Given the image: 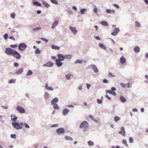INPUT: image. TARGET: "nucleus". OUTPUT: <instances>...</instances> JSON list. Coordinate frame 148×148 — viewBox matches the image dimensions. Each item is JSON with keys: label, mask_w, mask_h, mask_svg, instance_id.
Here are the masks:
<instances>
[{"label": "nucleus", "mask_w": 148, "mask_h": 148, "mask_svg": "<svg viewBox=\"0 0 148 148\" xmlns=\"http://www.w3.org/2000/svg\"><path fill=\"white\" fill-rule=\"evenodd\" d=\"M5 53L7 54L11 55L17 59H19L21 57V55L16 50L10 48L5 49Z\"/></svg>", "instance_id": "obj_1"}, {"label": "nucleus", "mask_w": 148, "mask_h": 148, "mask_svg": "<svg viewBox=\"0 0 148 148\" xmlns=\"http://www.w3.org/2000/svg\"><path fill=\"white\" fill-rule=\"evenodd\" d=\"M88 127L89 125L88 123L86 121L83 122L79 126L80 128L83 129L84 132L87 130Z\"/></svg>", "instance_id": "obj_2"}, {"label": "nucleus", "mask_w": 148, "mask_h": 148, "mask_svg": "<svg viewBox=\"0 0 148 148\" xmlns=\"http://www.w3.org/2000/svg\"><path fill=\"white\" fill-rule=\"evenodd\" d=\"M12 124L15 128L17 129H20L22 128L23 123H12Z\"/></svg>", "instance_id": "obj_3"}, {"label": "nucleus", "mask_w": 148, "mask_h": 148, "mask_svg": "<svg viewBox=\"0 0 148 148\" xmlns=\"http://www.w3.org/2000/svg\"><path fill=\"white\" fill-rule=\"evenodd\" d=\"M27 45L25 43H22L20 44L18 46V49L20 51H24Z\"/></svg>", "instance_id": "obj_4"}, {"label": "nucleus", "mask_w": 148, "mask_h": 148, "mask_svg": "<svg viewBox=\"0 0 148 148\" xmlns=\"http://www.w3.org/2000/svg\"><path fill=\"white\" fill-rule=\"evenodd\" d=\"M16 109L20 113H24L25 112V109L19 106L16 107Z\"/></svg>", "instance_id": "obj_5"}, {"label": "nucleus", "mask_w": 148, "mask_h": 148, "mask_svg": "<svg viewBox=\"0 0 148 148\" xmlns=\"http://www.w3.org/2000/svg\"><path fill=\"white\" fill-rule=\"evenodd\" d=\"M57 133L58 134H60L64 133L65 132V130L63 128H60L58 129L57 130Z\"/></svg>", "instance_id": "obj_6"}, {"label": "nucleus", "mask_w": 148, "mask_h": 148, "mask_svg": "<svg viewBox=\"0 0 148 148\" xmlns=\"http://www.w3.org/2000/svg\"><path fill=\"white\" fill-rule=\"evenodd\" d=\"M121 131L119 132V133L120 134L122 135L123 136H125V131L123 127H122L121 128Z\"/></svg>", "instance_id": "obj_7"}, {"label": "nucleus", "mask_w": 148, "mask_h": 148, "mask_svg": "<svg viewBox=\"0 0 148 148\" xmlns=\"http://www.w3.org/2000/svg\"><path fill=\"white\" fill-rule=\"evenodd\" d=\"M119 29L118 28H116L114 29V31L111 34L112 35L115 36L119 32Z\"/></svg>", "instance_id": "obj_8"}, {"label": "nucleus", "mask_w": 148, "mask_h": 148, "mask_svg": "<svg viewBox=\"0 0 148 148\" xmlns=\"http://www.w3.org/2000/svg\"><path fill=\"white\" fill-rule=\"evenodd\" d=\"M58 59H57L59 60H60L61 61H63L64 60V56H63L62 54H58L57 56Z\"/></svg>", "instance_id": "obj_9"}, {"label": "nucleus", "mask_w": 148, "mask_h": 148, "mask_svg": "<svg viewBox=\"0 0 148 148\" xmlns=\"http://www.w3.org/2000/svg\"><path fill=\"white\" fill-rule=\"evenodd\" d=\"M61 61H60L59 60L57 59L56 60V64L58 67H60L62 66L63 64V63L61 62Z\"/></svg>", "instance_id": "obj_10"}, {"label": "nucleus", "mask_w": 148, "mask_h": 148, "mask_svg": "<svg viewBox=\"0 0 148 148\" xmlns=\"http://www.w3.org/2000/svg\"><path fill=\"white\" fill-rule=\"evenodd\" d=\"M53 64L51 62H48L46 64H45L43 65L44 66L51 67L52 66Z\"/></svg>", "instance_id": "obj_11"}, {"label": "nucleus", "mask_w": 148, "mask_h": 148, "mask_svg": "<svg viewBox=\"0 0 148 148\" xmlns=\"http://www.w3.org/2000/svg\"><path fill=\"white\" fill-rule=\"evenodd\" d=\"M58 99L57 98H55L53 99L51 101V104L53 105L56 103L58 102Z\"/></svg>", "instance_id": "obj_12"}, {"label": "nucleus", "mask_w": 148, "mask_h": 148, "mask_svg": "<svg viewBox=\"0 0 148 148\" xmlns=\"http://www.w3.org/2000/svg\"><path fill=\"white\" fill-rule=\"evenodd\" d=\"M120 61L121 64H124L126 62V60L123 56H122L120 59Z\"/></svg>", "instance_id": "obj_13"}, {"label": "nucleus", "mask_w": 148, "mask_h": 148, "mask_svg": "<svg viewBox=\"0 0 148 148\" xmlns=\"http://www.w3.org/2000/svg\"><path fill=\"white\" fill-rule=\"evenodd\" d=\"M70 29L73 33L76 34L77 33V31L75 27H72L71 26L70 27Z\"/></svg>", "instance_id": "obj_14"}, {"label": "nucleus", "mask_w": 148, "mask_h": 148, "mask_svg": "<svg viewBox=\"0 0 148 148\" xmlns=\"http://www.w3.org/2000/svg\"><path fill=\"white\" fill-rule=\"evenodd\" d=\"M17 117L14 115H11V120L13 121H15L17 119Z\"/></svg>", "instance_id": "obj_15"}, {"label": "nucleus", "mask_w": 148, "mask_h": 148, "mask_svg": "<svg viewBox=\"0 0 148 148\" xmlns=\"http://www.w3.org/2000/svg\"><path fill=\"white\" fill-rule=\"evenodd\" d=\"M109 93L112 94L114 96H115L116 95V92L114 91H113L112 90H106V93Z\"/></svg>", "instance_id": "obj_16"}, {"label": "nucleus", "mask_w": 148, "mask_h": 148, "mask_svg": "<svg viewBox=\"0 0 148 148\" xmlns=\"http://www.w3.org/2000/svg\"><path fill=\"white\" fill-rule=\"evenodd\" d=\"M69 111V110L67 109H65L63 111V114L64 115H66L67 114V113Z\"/></svg>", "instance_id": "obj_17"}, {"label": "nucleus", "mask_w": 148, "mask_h": 148, "mask_svg": "<svg viewBox=\"0 0 148 148\" xmlns=\"http://www.w3.org/2000/svg\"><path fill=\"white\" fill-rule=\"evenodd\" d=\"M134 50L135 53H138L140 51V48L138 47H136L134 48Z\"/></svg>", "instance_id": "obj_18"}, {"label": "nucleus", "mask_w": 148, "mask_h": 148, "mask_svg": "<svg viewBox=\"0 0 148 148\" xmlns=\"http://www.w3.org/2000/svg\"><path fill=\"white\" fill-rule=\"evenodd\" d=\"M42 4L45 7L47 8H48L50 6L49 5L47 2H45V1H43Z\"/></svg>", "instance_id": "obj_19"}, {"label": "nucleus", "mask_w": 148, "mask_h": 148, "mask_svg": "<svg viewBox=\"0 0 148 148\" xmlns=\"http://www.w3.org/2000/svg\"><path fill=\"white\" fill-rule=\"evenodd\" d=\"M92 67L95 72H97L98 71V69L95 65H92Z\"/></svg>", "instance_id": "obj_20"}, {"label": "nucleus", "mask_w": 148, "mask_h": 148, "mask_svg": "<svg viewBox=\"0 0 148 148\" xmlns=\"http://www.w3.org/2000/svg\"><path fill=\"white\" fill-rule=\"evenodd\" d=\"M58 24V21H56L52 25L51 28L53 29Z\"/></svg>", "instance_id": "obj_21"}, {"label": "nucleus", "mask_w": 148, "mask_h": 148, "mask_svg": "<svg viewBox=\"0 0 148 148\" xmlns=\"http://www.w3.org/2000/svg\"><path fill=\"white\" fill-rule=\"evenodd\" d=\"M23 71V68H20L18 69L16 72V73L17 74H20Z\"/></svg>", "instance_id": "obj_22"}, {"label": "nucleus", "mask_w": 148, "mask_h": 148, "mask_svg": "<svg viewBox=\"0 0 148 148\" xmlns=\"http://www.w3.org/2000/svg\"><path fill=\"white\" fill-rule=\"evenodd\" d=\"M72 57V56L71 55H64V58L65 59H70Z\"/></svg>", "instance_id": "obj_23"}, {"label": "nucleus", "mask_w": 148, "mask_h": 148, "mask_svg": "<svg viewBox=\"0 0 148 148\" xmlns=\"http://www.w3.org/2000/svg\"><path fill=\"white\" fill-rule=\"evenodd\" d=\"M51 47L52 49L55 50H59L60 49L59 47L54 45H52L51 46Z\"/></svg>", "instance_id": "obj_24"}, {"label": "nucleus", "mask_w": 148, "mask_h": 148, "mask_svg": "<svg viewBox=\"0 0 148 148\" xmlns=\"http://www.w3.org/2000/svg\"><path fill=\"white\" fill-rule=\"evenodd\" d=\"M53 108L55 110H58L59 109V107L57 103H56L53 105Z\"/></svg>", "instance_id": "obj_25"}, {"label": "nucleus", "mask_w": 148, "mask_h": 148, "mask_svg": "<svg viewBox=\"0 0 148 148\" xmlns=\"http://www.w3.org/2000/svg\"><path fill=\"white\" fill-rule=\"evenodd\" d=\"M101 24L104 26H108V24L106 21H101Z\"/></svg>", "instance_id": "obj_26"}, {"label": "nucleus", "mask_w": 148, "mask_h": 148, "mask_svg": "<svg viewBox=\"0 0 148 148\" xmlns=\"http://www.w3.org/2000/svg\"><path fill=\"white\" fill-rule=\"evenodd\" d=\"M99 46L105 50H106V47L103 44H99Z\"/></svg>", "instance_id": "obj_27"}, {"label": "nucleus", "mask_w": 148, "mask_h": 148, "mask_svg": "<svg viewBox=\"0 0 148 148\" xmlns=\"http://www.w3.org/2000/svg\"><path fill=\"white\" fill-rule=\"evenodd\" d=\"M120 99L121 101L123 103L125 102L126 101L125 99L123 96H121L120 97Z\"/></svg>", "instance_id": "obj_28"}, {"label": "nucleus", "mask_w": 148, "mask_h": 148, "mask_svg": "<svg viewBox=\"0 0 148 148\" xmlns=\"http://www.w3.org/2000/svg\"><path fill=\"white\" fill-rule=\"evenodd\" d=\"M120 119V117L118 116H115L114 118V121L116 122H117Z\"/></svg>", "instance_id": "obj_29"}, {"label": "nucleus", "mask_w": 148, "mask_h": 148, "mask_svg": "<svg viewBox=\"0 0 148 148\" xmlns=\"http://www.w3.org/2000/svg\"><path fill=\"white\" fill-rule=\"evenodd\" d=\"M86 10V8L82 9L80 10V13L82 14H84Z\"/></svg>", "instance_id": "obj_30"}, {"label": "nucleus", "mask_w": 148, "mask_h": 148, "mask_svg": "<svg viewBox=\"0 0 148 148\" xmlns=\"http://www.w3.org/2000/svg\"><path fill=\"white\" fill-rule=\"evenodd\" d=\"M65 138L66 139L68 140H73V139L71 138V137H70V136H65Z\"/></svg>", "instance_id": "obj_31"}, {"label": "nucleus", "mask_w": 148, "mask_h": 148, "mask_svg": "<svg viewBox=\"0 0 148 148\" xmlns=\"http://www.w3.org/2000/svg\"><path fill=\"white\" fill-rule=\"evenodd\" d=\"M135 26L136 27H140V26H141L140 24V23H139L138 22V21H135Z\"/></svg>", "instance_id": "obj_32"}, {"label": "nucleus", "mask_w": 148, "mask_h": 148, "mask_svg": "<svg viewBox=\"0 0 148 148\" xmlns=\"http://www.w3.org/2000/svg\"><path fill=\"white\" fill-rule=\"evenodd\" d=\"M112 11L113 13H114V11L113 10H111L110 9H108L106 10V12L108 13H110Z\"/></svg>", "instance_id": "obj_33"}, {"label": "nucleus", "mask_w": 148, "mask_h": 148, "mask_svg": "<svg viewBox=\"0 0 148 148\" xmlns=\"http://www.w3.org/2000/svg\"><path fill=\"white\" fill-rule=\"evenodd\" d=\"M88 143L89 146H92L94 145V143L93 142L91 141H88Z\"/></svg>", "instance_id": "obj_34"}, {"label": "nucleus", "mask_w": 148, "mask_h": 148, "mask_svg": "<svg viewBox=\"0 0 148 148\" xmlns=\"http://www.w3.org/2000/svg\"><path fill=\"white\" fill-rule=\"evenodd\" d=\"M51 2L52 3L55 4H58V3L57 1L56 0H51Z\"/></svg>", "instance_id": "obj_35"}, {"label": "nucleus", "mask_w": 148, "mask_h": 148, "mask_svg": "<svg viewBox=\"0 0 148 148\" xmlns=\"http://www.w3.org/2000/svg\"><path fill=\"white\" fill-rule=\"evenodd\" d=\"M23 125H24L26 128H29V126L26 123H23Z\"/></svg>", "instance_id": "obj_36"}, {"label": "nucleus", "mask_w": 148, "mask_h": 148, "mask_svg": "<svg viewBox=\"0 0 148 148\" xmlns=\"http://www.w3.org/2000/svg\"><path fill=\"white\" fill-rule=\"evenodd\" d=\"M32 72L30 71L29 70L28 72V73L26 74V75L29 76L31 75L32 74Z\"/></svg>", "instance_id": "obj_37"}, {"label": "nucleus", "mask_w": 148, "mask_h": 148, "mask_svg": "<svg viewBox=\"0 0 148 148\" xmlns=\"http://www.w3.org/2000/svg\"><path fill=\"white\" fill-rule=\"evenodd\" d=\"M72 75L70 74H69L67 75H66V78L68 79H70V77Z\"/></svg>", "instance_id": "obj_38"}, {"label": "nucleus", "mask_w": 148, "mask_h": 148, "mask_svg": "<svg viewBox=\"0 0 148 148\" xmlns=\"http://www.w3.org/2000/svg\"><path fill=\"white\" fill-rule=\"evenodd\" d=\"M122 143L124 145H125L127 147H128V145L127 143V141L126 140H123L122 141Z\"/></svg>", "instance_id": "obj_39"}, {"label": "nucleus", "mask_w": 148, "mask_h": 148, "mask_svg": "<svg viewBox=\"0 0 148 148\" xmlns=\"http://www.w3.org/2000/svg\"><path fill=\"white\" fill-rule=\"evenodd\" d=\"M49 94L47 92H46L45 95V99H47L49 97Z\"/></svg>", "instance_id": "obj_40"}, {"label": "nucleus", "mask_w": 148, "mask_h": 148, "mask_svg": "<svg viewBox=\"0 0 148 148\" xmlns=\"http://www.w3.org/2000/svg\"><path fill=\"white\" fill-rule=\"evenodd\" d=\"M15 82V79H11L9 81V82L11 84V83H14Z\"/></svg>", "instance_id": "obj_41"}, {"label": "nucleus", "mask_w": 148, "mask_h": 148, "mask_svg": "<svg viewBox=\"0 0 148 148\" xmlns=\"http://www.w3.org/2000/svg\"><path fill=\"white\" fill-rule=\"evenodd\" d=\"M10 47L12 48H15L17 47L18 45H11L10 46Z\"/></svg>", "instance_id": "obj_42"}, {"label": "nucleus", "mask_w": 148, "mask_h": 148, "mask_svg": "<svg viewBox=\"0 0 148 148\" xmlns=\"http://www.w3.org/2000/svg\"><path fill=\"white\" fill-rule=\"evenodd\" d=\"M15 13H13L11 14V15H10V16H11V18H15Z\"/></svg>", "instance_id": "obj_43"}, {"label": "nucleus", "mask_w": 148, "mask_h": 148, "mask_svg": "<svg viewBox=\"0 0 148 148\" xmlns=\"http://www.w3.org/2000/svg\"><path fill=\"white\" fill-rule=\"evenodd\" d=\"M35 53L37 54H39L40 53L39 49H38L36 50L35 51Z\"/></svg>", "instance_id": "obj_44"}, {"label": "nucleus", "mask_w": 148, "mask_h": 148, "mask_svg": "<svg viewBox=\"0 0 148 148\" xmlns=\"http://www.w3.org/2000/svg\"><path fill=\"white\" fill-rule=\"evenodd\" d=\"M16 135L15 134H12L10 135L11 138H16Z\"/></svg>", "instance_id": "obj_45"}, {"label": "nucleus", "mask_w": 148, "mask_h": 148, "mask_svg": "<svg viewBox=\"0 0 148 148\" xmlns=\"http://www.w3.org/2000/svg\"><path fill=\"white\" fill-rule=\"evenodd\" d=\"M82 62L81 60H76L75 62V63L81 64Z\"/></svg>", "instance_id": "obj_46"}, {"label": "nucleus", "mask_w": 148, "mask_h": 148, "mask_svg": "<svg viewBox=\"0 0 148 148\" xmlns=\"http://www.w3.org/2000/svg\"><path fill=\"white\" fill-rule=\"evenodd\" d=\"M97 102L99 104H101L102 103V100L100 99H98L97 101Z\"/></svg>", "instance_id": "obj_47"}, {"label": "nucleus", "mask_w": 148, "mask_h": 148, "mask_svg": "<svg viewBox=\"0 0 148 148\" xmlns=\"http://www.w3.org/2000/svg\"><path fill=\"white\" fill-rule=\"evenodd\" d=\"M91 85L90 84H86V88L87 89H89L90 87V86Z\"/></svg>", "instance_id": "obj_48"}, {"label": "nucleus", "mask_w": 148, "mask_h": 148, "mask_svg": "<svg viewBox=\"0 0 148 148\" xmlns=\"http://www.w3.org/2000/svg\"><path fill=\"white\" fill-rule=\"evenodd\" d=\"M41 39L43 40V41H45L46 42H48V40L46 38H41Z\"/></svg>", "instance_id": "obj_49"}, {"label": "nucleus", "mask_w": 148, "mask_h": 148, "mask_svg": "<svg viewBox=\"0 0 148 148\" xmlns=\"http://www.w3.org/2000/svg\"><path fill=\"white\" fill-rule=\"evenodd\" d=\"M4 38L5 39H7L8 38V35L7 34H5L3 36Z\"/></svg>", "instance_id": "obj_50"}, {"label": "nucleus", "mask_w": 148, "mask_h": 148, "mask_svg": "<svg viewBox=\"0 0 148 148\" xmlns=\"http://www.w3.org/2000/svg\"><path fill=\"white\" fill-rule=\"evenodd\" d=\"M120 84L123 88H124L126 86V84H125L121 83Z\"/></svg>", "instance_id": "obj_51"}, {"label": "nucleus", "mask_w": 148, "mask_h": 148, "mask_svg": "<svg viewBox=\"0 0 148 148\" xmlns=\"http://www.w3.org/2000/svg\"><path fill=\"white\" fill-rule=\"evenodd\" d=\"M109 76L110 77H114V76L111 73H108Z\"/></svg>", "instance_id": "obj_52"}, {"label": "nucleus", "mask_w": 148, "mask_h": 148, "mask_svg": "<svg viewBox=\"0 0 148 148\" xmlns=\"http://www.w3.org/2000/svg\"><path fill=\"white\" fill-rule=\"evenodd\" d=\"M132 85V84L130 83H128L127 84V86L128 88H130L131 86Z\"/></svg>", "instance_id": "obj_53"}, {"label": "nucleus", "mask_w": 148, "mask_h": 148, "mask_svg": "<svg viewBox=\"0 0 148 148\" xmlns=\"http://www.w3.org/2000/svg\"><path fill=\"white\" fill-rule=\"evenodd\" d=\"M129 141L130 143H133V139L132 138H131V137H130L129 138Z\"/></svg>", "instance_id": "obj_54"}, {"label": "nucleus", "mask_w": 148, "mask_h": 148, "mask_svg": "<svg viewBox=\"0 0 148 148\" xmlns=\"http://www.w3.org/2000/svg\"><path fill=\"white\" fill-rule=\"evenodd\" d=\"M33 3L34 5H38V2H37V1H35V2H33Z\"/></svg>", "instance_id": "obj_55"}, {"label": "nucleus", "mask_w": 148, "mask_h": 148, "mask_svg": "<svg viewBox=\"0 0 148 148\" xmlns=\"http://www.w3.org/2000/svg\"><path fill=\"white\" fill-rule=\"evenodd\" d=\"M113 6H114V7H115L116 8H118V9H119V6L118 5H117V4H114V5H113Z\"/></svg>", "instance_id": "obj_56"}, {"label": "nucleus", "mask_w": 148, "mask_h": 148, "mask_svg": "<svg viewBox=\"0 0 148 148\" xmlns=\"http://www.w3.org/2000/svg\"><path fill=\"white\" fill-rule=\"evenodd\" d=\"M18 65H19V64H18L16 62L14 63V66H16V67L18 66Z\"/></svg>", "instance_id": "obj_57"}, {"label": "nucleus", "mask_w": 148, "mask_h": 148, "mask_svg": "<svg viewBox=\"0 0 148 148\" xmlns=\"http://www.w3.org/2000/svg\"><path fill=\"white\" fill-rule=\"evenodd\" d=\"M106 97L109 100H110L111 99V98L108 95H106Z\"/></svg>", "instance_id": "obj_58"}, {"label": "nucleus", "mask_w": 148, "mask_h": 148, "mask_svg": "<svg viewBox=\"0 0 148 148\" xmlns=\"http://www.w3.org/2000/svg\"><path fill=\"white\" fill-rule=\"evenodd\" d=\"M57 126L58 125L57 124H53L51 125V127H57Z\"/></svg>", "instance_id": "obj_59"}, {"label": "nucleus", "mask_w": 148, "mask_h": 148, "mask_svg": "<svg viewBox=\"0 0 148 148\" xmlns=\"http://www.w3.org/2000/svg\"><path fill=\"white\" fill-rule=\"evenodd\" d=\"M9 38L10 39H12L13 40V41H15V39L14 38L13 36H10L9 37Z\"/></svg>", "instance_id": "obj_60"}, {"label": "nucleus", "mask_w": 148, "mask_h": 148, "mask_svg": "<svg viewBox=\"0 0 148 148\" xmlns=\"http://www.w3.org/2000/svg\"><path fill=\"white\" fill-rule=\"evenodd\" d=\"M47 90H51L52 91L53 90V89H52V88L51 87H48V88H47Z\"/></svg>", "instance_id": "obj_61"}, {"label": "nucleus", "mask_w": 148, "mask_h": 148, "mask_svg": "<svg viewBox=\"0 0 148 148\" xmlns=\"http://www.w3.org/2000/svg\"><path fill=\"white\" fill-rule=\"evenodd\" d=\"M95 38L97 40H100V38L99 36H95Z\"/></svg>", "instance_id": "obj_62"}, {"label": "nucleus", "mask_w": 148, "mask_h": 148, "mask_svg": "<svg viewBox=\"0 0 148 148\" xmlns=\"http://www.w3.org/2000/svg\"><path fill=\"white\" fill-rule=\"evenodd\" d=\"M41 28L39 27H37L34 29V30H38L40 29Z\"/></svg>", "instance_id": "obj_63"}, {"label": "nucleus", "mask_w": 148, "mask_h": 148, "mask_svg": "<svg viewBox=\"0 0 148 148\" xmlns=\"http://www.w3.org/2000/svg\"><path fill=\"white\" fill-rule=\"evenodd\" d=\"M103 82L105 83H108V81L106 79H103Z\"/></svg>", "instance_id": "obj_64"}]
</instances>
